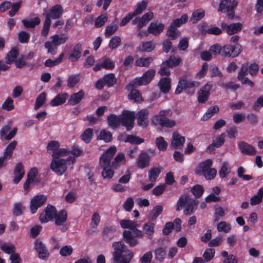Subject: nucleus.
Returning a JSON list of instances; mask_svg holds the SVG:
<instances>
[{"label": "nucleus", "mask_w": 263, "mask_h": 263, "mask_svg": "<svg viewBox=\"0 0 263 263\" xmlns=\"http://www.w3.org/2000/svg\"><path fill=\"white\" fill-rule=\"evenodd\" d=\"M148 111L146 109L139 111L136 114L137 124L143 127H146L148 124Z\"/></svg>", "instance_id": "aec40b11"}, {"label": "nucleus", "mask_w": 263, "mask_h": 263, "mask_svg": "<svg viewBox=\"0 0 263 263\" xmlns=\"http://www.w3.org/2000/svg\"><path fill=\"white\" fill-rule=\"evenodd\" d=\"M121 39L119 36H114L111 38L109 43V47L112 49L116 48L121 44Z\"/></svg>", "instance_id": "69168bd1"}, {"label": "nucleus", "mask_w": 263, "mask_h": 263, "mask_svg": "<svg viewBox=\"0 0 263 263\" xmlns=\"http://www.w3.org/2000/svg\"><path fill=\"white\" fill-rule=\"evenodd\" d=\"M35 249L39 254V257L42 259H46L49 256V253L45 245L39 239L35 241Z\"/></svg>", "instance_id": "6ab92c4d"}, {"label": "nucleus", "mask_w": 263, "mask_h": 263, "mask_svg": "<svg viewBox=\"0 0 263 263\" xmlns=\"http://www.w3.org/2000/svg\"><path fill=\"white\" fill-rule=\"evenodd\" d=\"M241 45L236 44L235 46L227 44L221 47V56L224 58H235L242 52Z\"/></svg>", "instance_id": "423d86ee"}, {"label": "nucleus", "mask_w": 263, "mask_h": 263, "mask_svg": "<svg viewBox=\"0 0 263 263\" xmlns=\"http://www.w3.org/2000/svg\"><path fill=\"white\" fill-rule=\"evenodd\" d=\"M114 252L112 259L117 263H129L133 256L134 253L132 250L127 249L122 241L115 242L112 243Z\"/></svg>", "instance_id": "f03ea898"}, {"label": "nucleus", "mask_w": 263, "mask_h": 263, "mask_svg": "<svg viewBox=\"0 0 263 263\" xmlns=\"http://www.w3.org/2000/svg\"><path fill=\"white\" fill-rule=\"evenodd\" d=\"M41 22L40 19L37 17H34L31 20H23L22 23L26 28H34L35 26L39 25Z\"/></svg>", "instance_id": "ea45409f"}, {"label": "nucleus", "mask_w": 263, "mask_h": 263, "mask_svg": "<svg viewBox=\"0 0 263 263\" xmlns=\"http://www.w3.org/2000/svg\"><path fill=\"white\" fill-rule=\"evenodd\" d=\"M155 119L162 126L172 128L176 125V122L174 120L169 119L168 118L162 117Z\"/></svg>", "instance_id": "7c9ffc66"}, {"label": "nucleus", "mask_w": 263, "mask_h": 263, "mask_svg": "<svg viewBox=\"0 0 263 263\" xmlns=\"http://www.w3.org/2000/svg\"><path fill=\"white\" fill-rule=\"evenodd\" d=\"M124 141L125 142H129L132 144H140L144 142V140L139 137L131 135H127Z\"/></svg>", "instance_id": "49530a36"}, {"label": "nucleus", "mask_w": 263, "mask_h": 263, "mask_svg": "<svg viewBox=\"0 0 263 263\" xmlns=\"http://www.w3.org/2000/svg\"><path fill=\"white\" fill-rule=\"evenodd\" d=\"M185 138L177 132H174L172 135L171 145L175 148H180L183 145Z\"/></svg>", "instance_id": "b1692460"}, {"label": "nucleus", "mask_w": 263, "mask_h": 263, "mask_svg": "<svg viewBox=\"0 0 263 263\" xmlns=\"http://www.w3.org/2000/svg\"><path fill=\"white\" fill-rule=\"evenodd\" d=\"M14 174L15 177L13 179V182L15 184H17L24 175L23 165L22 163H17L14 170Z\"/></svg>", "instance_id": "bb28decb"}, {"label": "nucleus", "mask_w": 263, "mask_h": 263, "mask_svg": "<svg viewBox=\"0 0 263 263\" xmlns=\"http://www.w3.org/2000/svg\"><path fill=\"white\" fill-rule=\"evenodd\" d=\"M191 191L196 198H199L202 195L204 190L201 185L197 184L192 187Z\"/></svg>", "instance_id": "0e129e2a"}, {"label": "nucleus", "mask_w": 263, "mask_h": 263, "mask_svg": "<svg viewBox=\"0 0 263 263\" xmlns=\"http://www.w3.org/2000/svg\"><path fill=\"white\" fill-rule=\"evenodd\" d=\"M45 47L47 49L48 53L54 55L56 53L58 45L51 40V41H48L45 43Z\"/></svg>", "instance_id": "8fccbe9b"}, {"label": "nucleus", "mask_w": 263, "mask_h": 263, "mask_svg": "<svg viewBox=\"0 0 263 263\" xmlns=\"http://www.w3.org/2000/svg\"><path fill=\"white\" fill-rule=\"evenodd\" d=\"M30 37L29 33L25 31H21L18 33L17 39L20 43L27 44L29 42Z\"/></svg>", "instance_id": "09e8293b"}, {"label": "nucleus", "mask_w": 263, "mask_h": 263, "mask_svg": "<svg viewBox=\"0 0 263 263\" xmlns=\"http://www.w3.org/2000/svg\"><path fill=\"white\" fill-rule=\"evenodd\" d=\"M221 27L223 30H226L229 35H233L241 30L242 25L240 23H233L230 25H227L225 23H222Z\"/></svg>", "instance_id": "f3484780"}, {"label": "nucleus", "mask_w": 263, "mask_h": 263, "mask_svg": "<svg viewBox=\"0 0 263 263\" xmlns=\"http://www.w3.org/2000/svg\"><path fill=\"white\" fill-rule=\"evenodd\" d=\"M162 210L163 208L161 205H156L155 206L149 216V219L152 221L155 220L161 214Z\"/></svg>", "instance_id": "4d7b16f0"}, {"label": "nucleus", "mask_w": 263, "mask_h": 263, "mask_svg": "<svg viewBox=\"0 0 263 263\" xmlns=\"http://www.w3.org/2000/svg\"><path fill=\"white\" fill-rule=\"evenodd\" d=\"M171 68L168 62L164 61L161 65L160 69L159 70V73L161 76H168L171 73L169 68Z\"/></svg>", "instance_id": "6e6d98bb"}, {"label": "nucleus", "mask_w": 263, "mask_h": 263, "mask_svg": "<svg viewBox=\"0 0 263 263\" xmlns=\"http://www.w3.org/2000/svg\"><path fill=\"white\" fill-rule=\"evenodd\" d=\"M2 108L3 109L7 111L13 110L14 108V106L13 105V100L10 97H8L7 99H6V100L2 104Z\"/></svg>", "instance_id": "052dcab7"}, {"label": "nucleus", "mask_w": 263, "mask_h": 263, "mask_svg": "<svg viewBox=\"0 0 263 263\" xmlns=\"http://www.w3.org/2000/svg\"><path fill=\"white\" fill-rule=\"evenodd\" d=\"M205 13L203 10L200 9L194 11L190 19V22L192 24H195L198 21L202 19L204 16Z\"/></svg>", "instance_id": "72a5a7b5"}, {"label": "nucleus", "mask_w": 263, "mask_h": 263, "mask_svg": "<svg viewBox=\"0 0 263 263\" xmlns=\"http://www.w3.org/2000/svg\"><path fill=\"white\" fill-rule=\"evenodd\" d=\"M237 5L236 0H220L218 11L227 13L228 19L232 20L235 17V9Z\"/></svg>", "instance_id": "39448f33"}, {"label": "nucleus", "mask_w": 263, "mask_h": 263, "mask_svg": "<svg viewBox=\"0 0 263 263\" xmlns=\"http://www.w3.org/2000/svg\"><path fill=\"white\" fill-rule=\"evenodd\" d=\"M148 1L147 0H143L141 3L137 4V8L134 11L133 13L135 15H137L141 13L143 11L146 9Z\"/></svg>", "instance_id": "bf43d9fd"}, {"label": "nucleus", "mask_w": 263, "mask_h": 263, "mask_svg": "<svg viewBox=\"0 0 263 263\" xmlns=\"http://www.w3.org/2000/svg\"><path fill=\"white\" fill-rule=\"evenodd\" d=\"M63 8L61 5H55L51 7L49 12L46 14L45 20H48L51 22V18L58 19L63 13Z\"/></svg>", "instance_id": "2eb2a0df"}, {"label": "nucleus", "mask_w": 263, "mask_h": 263, "mask_svg": "<svg viewBox=\"0 0 263 263\" xmlns=\"http://www.w3.org/2000/svg\"><path fill=\"white\" fill-rule=\"evenodd\" d=\"M188 20V16L186 14H183L179 18L174 20L171 24H173L176 27H179L181 25L184 24Z\"/></svg>", "instance_id": "680f3d73"}, {"label": "nucleus", "mask_w": 263, "mask_h": 263, "mask_svg": "<svg viewBox=\"0 0 263 263\" xmlns=\"http://www.w3.org/2000/svg\"><path fill=\"white\" fill-rule=\"evenodd\" d=\"M198 201L187 195H181L176 204V210L180 211L184 208V214L192 215L197 209Z\"/></svg>", "instance_id": "7ed1b4c3"}, {"label": "nucleus", "mask_w": 263, "mask_h": 263, "mask_svg": "<svg viewBox=\"0 0 263 263\" xmlns=\"http://www.w3.org/2000/svg\"><path fill=\"white\" fill-rule=\"evenodd\" d=\"M219 111V108L217 105L210 107L202 116L201 120L205 121L209 120L214 114L217 113Z\"/></svg>", "instance_id": "473e14b6"}, {"label": "nucleus", "mask_w": 263, "mask_h": 263, "mask_svg": "<svg viewBox=\"0 0 263 263\" xmlns=\"http://www.w3.org/2000/svg\"><path fill=\"white\" fill-rule=\"evenodd\" d=\"M116 147L111 146L101 156L99 161V165L102 168L109 167L110 161L116 153Z\"/></svg>", "instance_id": "6e6552de"}, {"label": "nucleus", "mask_w": 263, "mask_h": 263, "mask_svg": "<svg viewBox=\"0 0 263 263\" xmlns=\"http://www.w3.org/2000/svg\"><path fill=\"white\" fill-rule=\"evenodd\" d=\"M164 25L157 22H152L147 28V31L154 35H159L164 30Z\"/></svg>", "instance_id": "5701e85b"}, {"label": "nucleus", "mask_w": 263, "mask_h": 263, "mask_svg": "<svg viewBox=\"0 0 263 263\" xmlns=\"http://www.w3.org/2000/svg\"><path fill=\"white\" fill-rule=\"evenodd\" d=\"M126 162L125 157L123 153H118L111 163V166L114 168H117L119 164H125Z\"/></svg>", "instance_id": "4c0bfd02"}, {"label": "nucleus", "mask_w": 263, "mask_h": 263, "mask_svg": "<svg viewBox=\"0 0 263 263\" xmlns=\"http://www.w3.org/2000/svg\"><path fill=\"white\" fill-rule=\"evenodd\" d=\"M155 72V70L152 69H149L144 73L141 77L135 78L134 81L132 82L131 84L134 86L147 85L153 79Z\"/></svg>", "instance_id": "1a4fd4ad"}, {"label": "nucleus", "mask_w": 263, "mask_h": 263, "mask_svg": "<svg viewBox=\"0 0 263 263\" xmlns=\"http://www.w3.org/2000/svg\"><path fill=\"white\" fill-rule=\"evenodd\" d=\"M155 44L152 41L142 42L139 47L140 51L142 52H151L155 48Z\"/></svg>", "instance_id": "2f4dec72"}, {"label": "nucleus", "mask_w": 263, "mask_h": 263, "mask_svg": "<svg viewBox=\"0 0 263 263\" xmlns=\"http://www.w3.org/2000/svg\"><path fill=\"white\" fill-rule=\"evenodd\" d=\"M57 212V210L54 206L51 204H48L43 212L40 214V221L42 223H45L49 221L53 220Z\"/></svg>", "instance_id": "9d476101"}, {"label": "nucleus", "mask_w": 263, "mask_h": 263, "mask_svg": "<svg viewBox=\"0 0 263 263\" xmlns=\"http://www.w3.org/2000/svg\"><path fill=\"white\" fill-rule=\"evenodd\" d=\"M262 191V189H259L257 194L251 198L250 204L251 205L258 204L261 202L263 197Z\"/></svg>", "instance_id": "a18cd8bd"}, {"label": "nucleus", "mask_w": 263, "mask_h": 263, "mask_svg": "<svg viewBox=\"0 0 263 263\" xmlns=\"http://www.w3.org/2000/svg\"><path fill=\"white\" fill-rule=\"evenodd\" d=\"M120 224L122 228L128 229L123 232L124 241L130 247H134L139 244L137 238H142L144 233L137 229L138 224L136 222L128 219L120 220Z\"/></svg>", "instance_id": "f257e3e1"}, {"label": "nucleus", "mask_w": 263, "mask_h": 263, "mask_svg": "<svg viewBox=\"0 0 263 263\" xmlns=\"http://www.w3.org/2000/svg\"><path fill=\"white\" fill-rule=\"evenodd\" d=\"M158 86L163 93H168L171 88V78L167 77L161 78L158 82Z\"/></svg>", "instance_id": "393cba45"}, {"label": "nucleus", "mask_w": 263, "mask_h": 263, "mask_svg": "<svg viewBox=\"0 0 263 263\" xmlns=\"http://www.w3.org/2000/svg\"><path fill=\"white\" fill-rule=\"evenodd\" d=\"M18 55V50L16 48H13L7 54L5 58L6 63L8 64L12 63L15 60Z\"/></svg>", "instance_id": "58836bf2"}, {"label": "nucleus", "mask_w": 263, "mask_h": 263, "mask_svg": "<svg viewBox=\"0 0 263 263\" xmlns=\"http://www.w3.org/2000/svg\"><path fill=\"white\" fill-rule=\"evenodd\" d=\"M47 199L46 196L43 195H38L32 198L30 201V211L32 213H35L37 209L42 206Z\"/></svg>", "instance_id": "4468645a"}, {"label": "nucleus", "mask_w": 263, "mask_h": 263, "mask_svg": "<svg viewBox=\"0 0 263 263\" xmlns=\"http://www.w3.org/2000/svg\"><path fill=\"white\" fill-rule=\"evenodd\" d=\"M199 86V82L189 81L186 80V77L183 76L180 78L175 93L178 95L183 90H185L188 93L193 95L195 93V87H198Z\"/></svg>", "instance_id": "20e7f679"}, {"label": "nucleus", "mask_w": 263, "mask_h": 263, "mask_svg": "<svg viewBox=\"0 0 263 263\" xmlns=\"http://www.w3.org/2000/svg\"><path fill=\"white\" fill-rule=\"evenodd\" d=\"M67 212L66 210H62L57 212L56 216L54 218L55 224L58 226H63L61 231L65 232L67 230V227L64 226V223L67 220Z\"/></svg>", "instance_id": "dca6fc26"}, {"label": "nucleus", "mask_w": 263, "mask_h": 263, "mask_svg": "<svg viewBox=\"0 0 263 263\" xmlns=\"http://www.w3.org/2000/svg\"><path fill=\"white\" fill-rule=\"evenodd\" d=\"M156 145L158 149L160 151H164L167 147V143L164 140L162 137L157 138L155 140Z\"/></svg>", "instance_id": "864d4df0"}, {"label": "nucleus", "mask_w": 263, "mask_h": 263, "mask_svg": "<svg viewBox=\"0 0 263 263\" xmlns=\"http://www.w3.org/2000/svg\"><path fill=\"white\" fill-rule=\"evenodd\" d=\"M79 80V76L78 74L71 75L67 80V85L69 88H73L77 84Z\"/></svg>", "instance_id": "338daca9"}, {"label": "nucleus", "mask_w": 263, "mask_h": 263, "mask_svg": "<svg viewBox=\"0 0 263 263\" xmlns=\"http://www.w3.org/2000/svg\"><path fill=\"white\" fill-rule=\"evenodd\" d=\"M108 15L106 13H104L99 16L95 22V26L97 28H100L103 26L107 21Z\"/></svg>", "instance_id": "603ef678"}, {"label": "nucleus", "mask_w": 263, "mask_h": 263, "mask_svg": "<svg viewBox=\"0 0 263 263\" xmlns=\"http://www.w3.org/2000/svg\"><path fill=\"white\" fill-rule=\"evenodd\" d=\"M121 123L126 127L127 131H130L134 127L135 112L128 110H123L120 115Z\"/></svg>", "instance_id": "0eeeda50"}, {"label": "nucleus", "mask_w": 263, "mask_h": 263, "mask_svg": "<svg viewBox=\"0 0 263 263\" xmlns=\"http://www.w3.org/2000/svg\"><path fill=\"white\" fill-rule=\"evenodd\" d=\"M231 229V225L226 221H221L217 224V230L219 232L228 233Z\"/></svg>", "instance_id": "774afa93"}, {"label": "nucleus", "mask_w": 263, "mask_h": 263, "mask_svg": "<svg viewBox=\"0 0 263 263\" xmlns=\"http://www.w3.org/2000/svg\"><path fill=\"white\" fill-rule=\"evenodd\" d=\"M93 135V130L91 128H88L84 130L81 135V139L86 143L90 142Z\"/></svg>", "instance_id": "de8ad7c7"}, {"label": "nucleus", "mask_w": 263, "mask_h": 263, "mask_svg": "<svg viewBox=\"0 0 263 263\" xmlns=\"http://www.w3.org/2000/svg\"><path fill=\"white\" fill-rule=\"evenodd\" d=\"M103 79L105 81L106 85L110 87L113 86L117 82V79L114 73H109L104 75Z\"/></svg>", "instance_id": "37998d69"}, {"label": "nucleus", "mask_w": 263, "mask_h": 263, "mask_svg": "<svg viewBox=\"0 0 263 263\" xmlns=\"http://www.w3.org/2000/svg\"><path fill=\"white\" fill-rule=\"evenodd\" d=\"M50 39L52 40L58 46L61 44H64L68 39V36L65 34H62L61 35L55 34L50 36Z\"/></svg>", "instance_id": "c9c22d12"}, {"label": "nucleus", "mask_w": 263, "mask_h": 263, "mask_svg": "<svg viewBox=\"0 0 263 263\" xmlns=\"http://www.w3.org/2000/svg\"><path fill=\"white\" fill-rule=\"evenodd\" d=\"M17 145L16 141H13L10 142L6 148L4 156L6 157V159H10L12 157L13 151Z\"/></svg>", "instance_id": "f704fd0d"}, {"label": "nucleus", "mask_w": 263, "mask_h": 263, "mask_svg": "<svg viewBox=\"0 0 263 263\" xmlns=\"http://www.w3.org/2000/svg\"><path fill=\"white\" fill-rule=\"evenodd\" d=\"M213 86V83L209 82L200 88L198 92V101L199 103H205L206 102L210 97V91Z\"/></svg>", "instance_id": "f8f14e48"}, {"label": "nucleus", "mask_w": 263, "mask_h": 263, "mask_svg": "<svg viewBox=\"0 0 263 263\" xmlns=\"http://www.w3.org/2000/svg\"><path fill=\"white\" fill-rule=\"evenodd\" d=\"M238 147L242 153L247 155H254L256 153L252 146L244 141H241L238 143Z\"/></svg>", "instance_id": "a878e982"}, {"label": "nucleus", "mask_w": 263, "mask_h": 263, "mask_svg": "<svg viewBox=\"0 0 263 263\" xmlns=\"http://www.w3.org/2000/svg\"><path fill=\"white\" fill-rule=\"evenodd\" d=\"M46 94L45 92H42L36 99L34 109L37 110L43 105L46 101Z\"/></svg>", "instance_id": "5fc2aeb1"}, {"label": "nucleus", "mask_w": 263, "mask_h": 263, "mask_svg": "<svg viewBox=\"0 0 263 263\" xmlns=\"http://www.w3.org/2000/svg\"><path fill=\"white\" fill-rule=\"evenodd\" d=\"M153 61V59L152 57L140 58L136 61V64L138 66L147 67Z\"/></svg>", "instance_id": "e2e57ef3"}, {"label": "nucleus", "mask_w": 263, "mask_h": 263, "mask_svg": "<svg viewBox=\"0 0 263 263\" xmlns=\"http://www.w3.org/2000/svg\"><path fill=\"white\" fill-rule=\"evenodd\" d=\"M63 57L64 53H62L58 58L55 59L54 60H52L51 59L47 60L45 61L44 65L46 67H52L57 66L62 62Z\"/></svg>", "instance_id": "c03bdc74"}, {"label": "nucleus", "mask_w": 263, "mask_h": 263, "mask_svg": "<svg viewBox=\"0 0 263 263\" xmlns=\"http://www.w3.org/2000/svg\"><path fill=\"white\" fill-rule=\"evenodd\" d=\"M150 156L145 151H142L139 155L137 160V166L140 169L147 167L149 165Z\"/></svg>", "instance_id": "a211bd4d"}, {"label": "nucleus", "mask_w": 263, "mask_h": 263, "mask_svg": "<svg viewBox=\"0 0 263 263\" xmlns=\"http://www.w3.org/2000/svg\"><path fill=\"white\" fill-rule=\"evenodd\" d=\"M12 125V121H10L8 122L7 124L2 127L0 130V136L2 138H4V139L9 141L12 139L16 134L17 128L16 127H14L9 133L7 135V134L9 132L10 129L11 128Z\"/></svg>", "instance_id": "ddd939ff"}, {"label": "nucleus", "mask_w": 263, "mask_h": 263, "mask_svg": "<svg viewBox=\"0 0 263 263\" xmlns=\"http://www.w3.org/2000/svg\"><path fill=\"white\" fill-rule=\"evenodd\" d=\"M66 160L64 159H54L53 158L51 164L50 168L59 175H63L67 170Z\"/></svg>", "instance_id": "9b49d317"}, {"label": "nucleus", "mask_w": 263, "mask_h": 263, "mask_svg": "<svg viewBox=\"0 0 263 263\" xmlns=\"http://www.w3.org/2000/svg\"><path fill=\"white\" fill-rule=\"evenodd\" d=\"M143 229L147 235L148 238L151 239L154 233V224L153 223H146L144 224Z\"/></svg>", "instance_id": "3c124183"}, {"label": "nucleus", "mask_w": 263, "mask_h": 263, "mask_svg": "<svg viewBox=\"0 0 263 263\" xmlns=\"http://www.w3.org/2000/svg\"><path fill=\"white\" fill-rule=\"evenodd\" d=\"M67 97L66 93L59 94L51 101L50 105L52 106H56L63 104L65 102Z\"/></svg>", "instance_id": "e433bc0d"}, {"label": "nucleus", "mask_w": 263, "mask_h": 263, "mask_svg": "<svg viewBox=\"0 0 263 263\" xmlns=\"http://www.w3.org/2000/svg\"><path fill=\"white\" fill-rule=\"evenodd\" d=\"M180 32L177 30V27L171 24L166 32V35L170 38V40H176L180 35Z\"/></svg>", "instance_id": "c756f323"}, {"label": "nucleus", "mask_w": 263, "mask_h": 263, "mask_svg": "<svg viewBox=\"0 0 263 263\" xmlns=\"http://www.w3.org/2000/svg\"><path fill=\"white\" fill-rule=\"evenodd\" d=\"M166 255L165 248L159 247L156 249L155 251V256L156 260L162 261Z\"/></svg>", "instance_id": "13d9d810"}, {"label": "nucleus", "mask_w": 263, "mask_h": 263, "mask_svg": "<svg viewBox=\"0 0 263 263\" xmlns=\"http://www.w3.org/2000/svg\"><path fill=\"white\" fill-rule=\"evenodd\" d=\"M84 96V92L83 90H80L77 93H72L71 95L68 102L71 105H75L82 100Z\"/></svg>", "instance_id": "c85d7f7f"}, {"label": "nucleus", "mask_w": 263, "mask_h": 263, "mask_svg": "<svg viewBox=\"0 0 263 263\" xmlns=\"http://www.w3.org/2000/svg\"><path fill=\"white\" fill-rule=\"evenodd\" d=\"M82 51V45L80 43L76 44L71 51L68 59L71 62L78 61L81 57Z\"/></svg>", "instance_id": "4be33fe9"}, {"label": "nucleus", "mask_w": 263, "mask_h": 263, "mask_svg": "<svg viewBox=\"0 0 263 263\" xmlns=\"http://www.w3.org/2000/svg\"><path fill=\"white\" fill-rule=\"evenodd\" d=\"M120 119V115L110 114L107 117V121L109 126L112 128H116L119 127L121 124Z\"/></svg>", "instance_id": "cd10ccee"}, {"label": "nucleus", "mask_w": 263, "mask_h": 263, "mask_svg": "<svg viewBox=\"0 0 263 263\" xmlns=\"http://www.w3.org/2000/svg\"><path fill=\"white\" fill-rule=\"evenodd\" d=\"M161 169L153 167L148 172V179L151 182H155L161 173Z\"/></svg>", "instance_id": "a19ab883"}, {"label": "nucleus", "mask_w": 263, "mask_h": 263, "mask_svg": "<svg viewBox=\"0 0 263 263\" xmlns=\"http://www.w3.org/2000/svg\"><path fill=\"white\" fill-rule=\"evenodd\" d=\"M116 233L115 226L105 224L102 231V237L105 240H111L114 238Z\"/></svg>", "instance_id": "412c9836"}, {"label": "nucleus", "mask_w": 263, "mask_h": 263, "mask_svg": "<svg viewBox=\"0 0 263 263\" xmlns=\"http://www.w3.org/2000/svg\"><path fill=\"white\" fill-rule=\"evenodd\" d=\"M97 139L104 140L105 142H109L112 140V134L110 132L103 129L100 132Z\"/></svg>", "instance_id": "79ce46f5"}]
</instances>
